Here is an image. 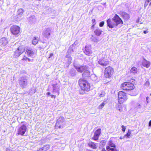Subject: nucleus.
Listing matches in <instances>:
<instances>
[{"mask_svg":"<svg viewBox=\"0 0 151 151\" xmlns=\"http://www.w3.org/2000/svg\"><path fill=\"white\" fill-rule=\"evenodd\" d=\"M120 88L123 90L128 92L132 91L130 93L131 96H135L137 95V92L135 87L132 83L129 82H124L120 85Z\"/></svg>","mask_w":151,"mask_h":151,"instance_id":"obj_1","label":"nucleus"},{"mask_svg":"<svg viewBox=\"0 0 151 151\" xmlns=\"http://www.w3.org/2000/svg\"><path fill=\"white\" fill-rule=\"evenodd\" d=\"M78 85L80 88L84 92H88L91 90V83L85 78H80L78 80Z\"/></svg>","mask_w":151,"mask_h":151,"instance_id":"obj_2","label":"nucleus"},{"mask_svg":"<svg viewBox=\"0 0 151 151\" xmlns=\"http://www.w3.org/2000/svg\"><path fill=\"white\" fill-rule=\"evenodd\" d=\"M118 102L120 104L126 102L128 99L127 93L122 91H119L118 92Z\"/></svg>","mask_w":151,"mask_h":151,"instance_id":"obj_3","label":"nucleus"},{"mask_svg":"<svg viewBox=\"0 0 151 151\" xmlns=\"http://www.w3.org/2000/svg\"><path fill=\"white\" fill-rule=\"evenodd\" d=\"M114 72V70L112 67L110 66H107L104 70V77L106 78H110L112 76Z\"/></svg>","mask_w":151,"mask_h":151,"instance_id":"obj_4","label":"nucleus"},{"mask_svg":"<svg viewBox=\"0 0 151 151\" xmlns=\"http://www.w3.org/2000/svg\"><path fill=\"white\" fill-rule=\"evenodd\" d=\"M10 31L12 35H16L20 34L21 30L19 26L13 25L10 27Z\"/></svg>","mask_w":151,"mask_h":151,"instance_id":"obj_5","label":"nucleus"},{"mask_svg":"<svg viewBox=\"0 0 151 151\" xmlns=\"http://www.w3.org/2000/svg\"><path fill=\"white\" fill-rule=\"evenodd\" d=\"M64 118L63 116H59L57 119L55 127L57 128H61L63 127V123L64 122Z\"/></svg>","mask_w":151,"mask_h":151,"instance_id":"obj_6","label":"nucleus"},{"mask_svg":"<svg viewBox=\"0 0 151 151\" xmlns=\"http://www.w3.org/2000/svg\"><path fill=\"white\" fill-rule=\"evenodd\" d=\"M24 51V47L22 45L19 46L14 51V55L16 57H19Z\"/></svg>","mask_w":151,"mask_h":151,"instance_id":"obj_7","label":"nucleus"},{"mask_svg":"<svg viewBox=\"0 0 151 151\" xmlns=\"http://www.w3.org/2000/svg\"><path fill=\"white\" fill-rule=\"evenodd\" d=\"M91 49V45H86L85 46L84 49H83V52L86 55L91 56L93 53V51Z\"/></svg>","mask_w":151,"mask_h":151,"instance_id":"obj_8","label":"nucleus"},{"mask_svg":"<svg viewBox=\"0 0 151 151\" xmlns=\"http://www.w3.org/2000/svg\"><path fill=\"white\" fill-rule=\"evenodd\" d=\"M27 130V126L24 124H23L17 130V134L23 136Z\"/></svg>","mask_w":151,"mask_h":151,"instance_id":"obj_9","label":"nucleus"},{"mask_svg":"<svg viewBox=\"0 0 151 151\" xmlns=\"http://www.w3.org/2000/svg\"><path fill=\"white\" fill-rule=\"evenodd\" d=\"M98 63L102 66H106L109 64L110 62L108 59L105 58H102L99 60Z\"/></svg>","mask_w":151,"mask_h":151,"instance_id":"obj_10","label":"nucleus"},{"mask_svg":"<svg viewBox=\"0 0 151 151\" xmlns=\"http://www.w3.org/2000/svg\"><path fill=\"white\" fill-rule=\"evenodd\" d=\"M112 20L113 21L117 26L119 24H123V22L122 19L119 17L117 14H115L114 17L112 18Z\"/></svg>","mask_w":151,"mask_h":151,"instance_id":"obj_11","label":"nucleus"},{"mask_svg":"<svg viewBox=\"0 0 151 151\" xmlns=\"http://www.w3.org/2000/svg\"><path fill=\"white\" fill-rule=\"evenodd\" d=\"M101 129L99 128L96 130L94 132V135L92 139L96 141L98 140L99 137L101 134Z\"/></svg>","mask_w":151,"mask_h":151,"instance_id":"obj_12","label":"nucleus"},{"mask_svg":"<svg viewBox=\"0 0 151 151\" xmlns=\"http://www.w3.org/2000/svg\"><path fill=\"white\" fill-rule=\"evenodd\" d=\"M107 26L110 28H113L117 26L116 24L111 19H109L106 20Z\"/></svg>","mask_w":151,"mask_h":151,"instance_id":"obj_13","label":"nucleus"},{"mask_svg":"<svg viewBox=\"0 0 151 151\" xmlns=\"http://www.w3.org/2000/svg\"><path fill=\"white\" fill-rule=\"evenodd\" d=\"M24 51L26 52L27 55L29 56H32L34 54V52L32 49L28 46L26 47L24 49Z\"/></svg>","mask_w":151,"mask_h":151,"instance_id":"obj_14","label":"nucleus"},{"mask_svg":"<svg viewBox=\"0 0 151 151\" xmlns=\"http://www.w3.org/2000/svg\"><path fill=\"white\" fill-rule=\"evenodd\" d=\"M75 68L77 71L79 73H82L87 68L86 65H81L79 66H75Z\"/></svg>","mask_w":151,"mask_h":151,"instance_id":"obj_15","label":"nucleus"},{"mask_svg":"<svg viewBox=\"0 0 151 151\" xmlns=\"http://www.w3.org/2000/svg\"><path fill=\"white\" fill-rule=\"evenodd\" d=\"M119 14L124 20H127L130 18L129 14L126 12L121 11L119 13Z\"/></svg>","mask_w":151,"mask_h":151,"instance_id":"obj_16","label":"nucleus"},{"mask_svg":"<svg viewBox=\"0 0 151 151\" xmlns=\"http://www.w3.org/2000/svg\"><path fill=\"white\" fill-rule=\"evenodd\" d=\"M88 144L89 147L93 149H96L98 147L96 143L92 141L88 143Z\"/></svg>","mask_w":151,"mask_h":151,"instance_id":"obj_17","label":"nucleus"},{"mask_svg":"<svg viewBox=\"0 0 151 151\" xmlns=\"http://www.w3.org/2000/svg\"><path fill=\"white\" fill-rule=\"evenodd\" d=\"M142 65L144 67L146 68H148L150 66V63L146 59H144L142 63Z\"/></svg>","mask_w":151,"mask_h":151,"instance_id":"obj_18","label":"nucleus"},{"mask_svg":"<svg viewBox=\"0 0 151 151\" xmlns=\"http://www.w3.org/2000/svg\"><path fill=\"white\" fill-rule=\"evenodd\" d=\"M19 81V84L23 88H24L25 87V86L27 85V81L26 79H21Z\"/></svg>","mask_w":151,"mask_h":151,"instance_id":"obj_19","label":"nucleus"},{"mask_svg":"<svg viewBox=\"0 0 151 151\" xmlns=\"http://www.w3.org/2000/svg\"><path fill=\"white\" fill-rule=\"evenodd\" d=\"M50 148L49 145H45L43 147L40 148L36 151H47Z\"/></svg>","mask_w":151,"mask_h":151,"instance_id":"obj_20","label":"nucleus"},{"mask_svg":"<svg viewBox=\"0 0 151 151\" xmlns=\"http://www.w3.org/2000/svg\"><path fill=\"white\" fill-rule=\"evenodd\" d=\"M82 76L84 77H88L90 76V72L88 70H85L82 74Z\"/></svg>","mask_w":151,"mask_h":151,"instance_id":"obj_21","label":"nucleus"},{"mask_svg":"<svg viewBox=\"0 0 151 151\" xmlns=\"http://www.w3.org/2000/svg\"><path fill=\"white\" fill-rule=\"evenodd\" d=\"M0 43L4 45H5L8 43L7 40L5 37H2L0 40Z\"/></svg>","mask_w":151,"mask_h":151,"instance_id":"obj_22","label":"nucleus"},{"mask_svg":"<svg viewBox=\"0 0 151 151\" xmlns=\"http://www.w3.org/2000/svg\"><path fill=\"white\" fill-rule=\"evenodd\" d=\"M95 35L97 36H99L101 34L102 31L99 28H97L94 31Z\"/></svg>","mask_w":151,"mask_h":151,"instance_id":"obj_23","label":"nucleus"},{"mask_svg":"<svg viewBox=\"0 0 151 151\" xmlns=\"http://www.w3.org/2000/svg\"><path fill=\"white\" fill-rule=\"evenodd\" d=\"M21 60L22 61H27V60L29 62H32L34 60L33 59H31L28 58L26 55H24Z\"/></svg>","mask_w":151,"mask_h":151,"instance_id":"obj_24","label":"nucleus"},{"mask_svg":"<svg viewBox=\"0 0 151 151\" xmlns=\"http://www.w3.org/2000/svg\"><path fill=\"white\" fill-rule=\"evenodd\" d=\"M137 68L134 66L132 67L130 70V72L132 73H137Z\"/></svg>","mask_w":151,"mask_h":151,"instance_id":"obj_25","label":"nucleus"},{"mask_svg":"<svg viewBox=\"0 0 151 151\" xmlns=\"http://www.w3.org/2000/svg\"><path fill=\"white\" fill-rule=\"evenodd\" d=\"M121 104L118 105L116 107V109L119 111L120 112H122L123 111V107L124 106L123 105Z\"/></svg>","mask_w":151,"mask_h":151,"instance_id":"obj_26","label":"nucleus"},{"mask_svg":"<svg viewBox=\"0 0 151 151\" xmlns=\"http://www.w3.org/2000/svg\"><path fill=\"white\" fill-rule=\"evenodd\" d=\"M106 149L109 151H119L118 149L116 148V146L111 147H108V148H106Z\"/></svg>","mask_w":151,"mask_h":151,"instance_id":"obj_27","label":"nucleus"},{"mask_svg":"<svg viewBox=\"0 0 151 151\" xmlns=\"http://www.w3.org/2000/svg\"><path fill=\"white\" fill-rule=\"evenodd\" d=\"M38 41V37H35L33 39L32 41V43L34 45H36Z\"/></svg>","mask_w":151,"mask_h":151,"instance_id":"obj_28","label":"nucleus"},{"mask_svg":"<svg viewBox=\"0 0 151 151\" xmlns=\"http://www.w3.org/2000/svg\"><path fill=\"white\" fill-rule=\"evenodd\" d=\"M17 12L18 15L21 16L23 13L24 10L22 9H19L18 10Z\"/></svg>","mask_w":151,"mask_h":151,"instance_id":"obj_29","label":"nucleus"},{"mask_svg":"<svg viewBox=\"0 0 151 151\" xmlns=\"http://www.w3.org/2000/svg\"><path fill=\"white\" fill-rule=\"evenodd\" d=\"M66 57L68 59L67 60V62L68 63H70L71 61L72 60V58L71 57L70 55H66Z\"/></svg>","mask_w":151,"mask_h":151,"instance_id":"obj_30","label":"nucleus"},{"mask_svg":"<svg viewBox=\"0 0 151 151\" xmlns=\"http://www.w3.org/2000/svg\"><path fill=\"white\" fill-rule=\"evenodd\" d=\"M115 146H116L111 141H110L109 142L108 145L106 146V148H108V147H111Z\"/></svg>","mask_w":151,"mask_h":151,"instance_id":"obj_31","label":"nucleus"},{"mask_svg":"<svg viewBox=\"0 0 151 151\" xmlns=\"http://www.w3.org/2000/svg\"><path fill=\"white\" fill-rule=\"evenodd\" d=\"M150 3L149 5H151V0H145V1L144 4V7H146L148 5V3Z\"/></svg>","mask_w":151,"mask_h":151,"instance_id":"obj_32","label":"nucleus"},{"mask_svg":"<svg viewBox=\"0 0 151 151\" xmlns=\"http://www.w3.org/2000/svg\"><path fill=\"white\" fill-rule=\"evenodd\" d=\"M96 20L95 19H93L91 20L92 23L93 24L91 26V29H93L94 28L95 25L96 24Z\"/></svg>","mask_w":151,"mask_h":151,"instance_id":"obj_33","label":"nucleus"},{"mask_svg":"<svg viewBox=\"0 0 151 151\" xmlns=\"http://www.w3.org/2000/svg\"><path fill=\"white\" fill-rule=\"evenodd\" d=\"M105 104V101H104L98 107V109H102L104 107Z\"/></svg>","mask_w":151,"mask_h":151,"instance_id":"obj_34","label":"nucleus"},{"mask_svg":"<svg viewBox=\"0 0 151 151\" xmlns=\"http://www.w3.org/2000/svg\"><path fill=\"white\" fill-rule=\"evenodd\" d=\"M73 52V49L72 47H70L67 51V55H70V54L72 53Z\"/></svg>","mask_w":151,"mask_h":151,"instance_id":"obj_35","label":"nucleus"},{"mask_svg":"<svg viewBox=\"0 0 151 151\" xmlns=\"http://www.w3.org/2000/svg\"><path fill=\"white\" fill-rule=\"evenodd\" d=\"M131 134V131L129 130L127 132V133L124 135V137H125L126 136L128 138H129L130 137V136Z\"/></svg>","mask_w":151,"mask_h":151,"instance_id":"obj_36","label":"nucleus"},{"mask_svg":"<svg viewBox=\"0 0 151 151\" xmlns=\"http://www.w3.org/2000/svg\"><path fill=\"white\" fill-rule=\"evenodd\" d=\"M58 84L57 83L56 84H54L52 85V86L53 88V90H55L56 88H57L58 87Z\"/></svg>","mask_w":151,"mask_h":151,"instance_id":"obj_37","label":"nucleus"},{"mask_svg":"<svg viewBox=\"0 0 151 151\" xmlns=\"http://www.w3.org/2000/svg\"><path fill=\"white\" fill-rule=\"evenodd\" d=\"M105 95V93L104 92H102L99 95L100 98L104 97Z\"/></svg>","mask_w":151,"mask_h":151,"instance_id":"obj_38","label":"nucleus"},{"mask_svg":"<svg viewBox=\"0 0 151 151\" xmlns=\"http://www.w3.org/2000/svg\"><path fill=\"white\" fill-rule=\"evenodd\" d=\"M121 127L122 128V131L124 132H125L126 129V127L125 126H124L123 125H122L121 126Z\"/></svg>","mask_w":151,"mask_h":151,"instance_id":"obj_39","label":"nucleus"},{"mask_svg":"<svg viewBox=\"0 0 151 151\" xmlns=\"http://www.w3.org/2000/svg\"><path fill=\"white\" fill-rule=\"evenodd\" d=\"M104 24V21H102L100 23L99 26L100 27H102L103 26Z\"/></svg>","mask_w":151,"mask_h":151,"instance_id":"obj_40","label":"nucleus"},{"mask_svg":"<svg viewBox=\"0 0 151 151\" xmlns=\"http://www.w3.org/2000/svg\"><path fill=\"white\" fill-rule=\"evenodd\" d=\"M53 55V53H50V56L48 57L47 58V59H49L50 58L52 57Z\"/></svg>","mask_w":151,"mask_h":151,"instance_id":"obj_41","label":"nucleus"},{"mask_svg":"<svg viewBox=\"0 0 151 151\" xmlns=\"http://www.w3.org/2000/svg\"><path fill=\"white\" fill-rule=\"evenodd\" d=\"M50 96L52 98H54V99H55L56 97V96L55 95H50Z\"/></svg>","mask_w":151,"mask_h":151,"instance_id":"obj_42","label":"nucleus"},{"mask_svg":"<svg viewBox=\"0 0 151 151\" xmlns=\"http://www.w3.org/2000/svg\"><path fill=\"white\" fill-rule=\"evenodd\" d=\"M135 81V79L134 78H132L131 79V81H132V82H133L134 81Z\"/></svg>","mask_w":151,"mask_h":151,"instance_id":"obj_43","label":"nucleus"},{"mask_svg":"<svg viewBox=\"0 0 151 151\" xmlns=\"http://www.w3.org/2000/svg\"><path fill=\"white\" fill-rule=\"evenodd\" d=\"M148 32H149V31H147L144 30L143 31L144 33L145 34L148 33Z\"/></svg>","mask_w":151,"mask_h":151,"instance_id":"obj_44","label":"nucleus"},{"mask_svg":"<svg viewBox=\"0 0 151 151\" xmlns=\"http://www.w3.org/2000/svg\"><path fill=\"white\" fill-rule=\"evenodd\" d=\"M149 126H151V120H150L149 122Z\"/></svg>","mask_w":151,"mask_h":151,"instance_id":"obj_45","label":"nucleus"},{"mask_svg":"<svg viewBox=\"0 0 151 151\" xmlns=\"http://www.w3.org/2000/svg\"><path fill=\"white\" fill-rule=\"evenodd\" d=\"M47 95H50V93L49 92H48L46 93Z\"/></svg>","mask_w":151,"mask_h":151,"instance_id":"obj_46","label":"nucleus"},{"mask_svg":"<svg viewBox=\"0 0 151 151\" xmlns=\"http://www.w3.org/2000/svg\"><path fill=\"white\" fill-rule=\"evenodd\" d=\"M40 47V49H42V48H44V47L42 46V47Z\"/></svg>","mask_w":151,"mask_h":151,"instance_id":"obj_47","label":"nucleus"},{"mask_svg":"<svg viewBox=\"0 0 151 151\" xmlns=\"http://www.w3.org/2000/svg\"><path fill=\"white\" fill-rule=\"evenodd\" d=\"M120 139H122V137H120Z\"/></svg>","mask_w":151,"mask_h":151,"instance_id":"obj_48","label":"nucleus"},{"mask_svg":"<svg viewBox=\"0 0 151 151\" xmlns=\"http://www.w3.org/2000/svg\"><path fill=\"white\" fill-rule=\"evenodd\" d=\"M50 35V33H48V35Z\"/></svg>","mask_w":151,"mask_h":151,"instance_id":"obj_49","label":"nucleus"},{"mask_svg":"<svg viewBox=\"0 0 151 151\" xmlns=\"http://www.w3.org/2000/svg\"><path fill=\"white\" fill-rule=\"evenodd\" d=\"M150 95L151 96V93L150 94Z\"/></svg>","mask_w":151,"mask_h":151,"instance_id":"obj_50","label":"nucleus"}]
</instances>
